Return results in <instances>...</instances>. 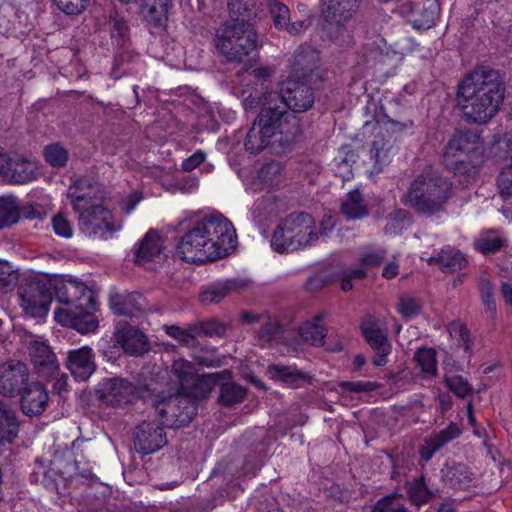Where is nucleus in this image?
I'll return each instance as SVG.
<instances>
[{
    "instance_id": "17",
    "label": "nucleus",
    "mask_w": 512,
    "mask_h": 512,
    "mask_svg": "<svg viewBox=\"0 0 512 512\" xmlns=\"http://www.w3.org/2000/svg\"><path fill=\"white\" fill-rule=\"evenodd\" d=\"M463 90L457 88L456 101L458 107L462 110L465 120L474 124H486L498 112L499 105L492 100L472 94L469 97L463 95Z\"/></svg>"
},
{
    "instance_id": "39",
    "label": "nucleus",
    "mask_w": 512,
    "mask_h": 512,
    "mask_svg": "<svg viewBox=\"0 0 512 512\" xmlns=\"http://www.w3.org/2000/svg\"><path fill=\"white\" fill-rule=\"evenodd\" d=\"M139 5L146 21L154 26H161L167 20L170 0H143Z\"/></svg>"
},
{
    "instance_id": "8",
    "label": "nucleus",
    "mask_w": 512,
    "mask_h": 512,
    "mask_svg": "<svg viewBox=\"0 0 512 512\" xmlns=\"http://www.w3.org/2000/svg\"><path fill=\"white\" fill-rule=\"evenodd\" d=\"M463 95L469 97L472 94L488 98L500 106L504 99L505 86L499 73L493 69L481 67L469 73L459 84Z\"/></svg>"
},
{
    "instance_id": "25",
    "label": "nucleus",
    "mask_w": 512,
    "mask_h": 512,
    "mask_svg": "<svg viewBox=\"0 0 512 512\" xmlns=\"http://www.w3.org/2000/svg\"><path fill=\"white\" fill-rule=\"evenodd\" d=\"M88 309L75 307L57 309L55 311V320L62 325L75 329L81 334L91 333L98 328V320Z\"/></svg>"
},
{
    "instance_id": "35",
    "label": "nucleus",
    "mask_w": 512,
    "mask_h": 512,
    "mask_svg": "<svg viewBox=\"0 0 512 512\" xmlns=\"http://www.w3.org/2000/svg\"><path fill=\"white\" fill-rule=\"evenodd\" d=\"M161 251V238L157 232L151 230L140 241L138 248L135 250V262L144 264L152 261L160 255Z\"/></svg>"
},
{
    "instance_id": "2",
    "label": "nucleus",
    "mask_w": 512,
    "mask_h": 512,
    "mask_svg": "<svg viewBox=\"0 0 512 512\" xmlns=\"http://www.w3.org/2000/svg\"><path fill=\"white\" fill-rule=\"evenodd\" d=\"M451 191L452 184L446 178L426 169L411 181L401 202L421 216L432 217L445 210Z\"/></svg>"
},
{
    "instance_id": "52",
    "label": "nucleus",
    "mask_w": 512,
    "mask_h": 512,
    "mask_svg": "<svg viewBox=\"0 0 512 512\" xmlns=\"http://www.w3.org/2000/svg\"><path fill=\"white\" fill-rule=\"evenodd\" d=\"M268 6L275 27L284 29L291 20L289 8L278 0H269Z\"/></svg>"
},
{
    "instance_id": "55",
    "label": "nucleus",
    "mask_w": 512,
    "mask_h": 512,
    "mask_svg": "<svg viewBox=\"0 0 512 512\" xmlns=\"http://www.w3.org/2000/svg\"><path fill=\"white\" fill-rule=\"evenodd\" d=\"M449 333L454 339H456L458 345L463 347L466 353H471L472 340L470 338V333L464 324L457 322L451 323Z\"/></svg>"
},
{
    "instance_id": "9",
    "label": "nucleus",
    "mask_w": 512,
    "mask_h": 512,
    "mask_svg": "<svg viewBox=\"0 0 512 512\" xmlns=\"http://www.w3.org/2000/svg\"><path fill=\"white\" fill-rule=\"evenodd\" d=\"M18 295L23 311L32 317L45 316L53 299L50 282L34 278L20 284Z\"/></svg>"
},
{
    "instance_id": "5",
    "label": "nucleus",
    "mask_w": 512,
    "mask_h": 512,
    "mask_svg": "<svg viewBox=\"0 0 512 512\" xmlns=\"http://www.w3.org/2000/svg\"><path fill=\"white\" fill-rule=\"evenodd\" d=\"M318 240L316 222L307 212H293L275 229L271 246L279 253L294 252L313 245Z\"/></svg>"
},
{
    "instance_id": "27",
    "label": "nucleus",
    "mask_w": 512,
    "mask_h": 512,
    "mask_svg": "<svg viewBox=\"0 0 512 512\" xmlns=\"http://www.w3.org/2000/svg\"><path fill=\"white\" fill-rule=\"evenodd\" d=\"M478 140L479 136L470 130L456 132L445 146L443 162L452 163V158H468Z\"/></svg>"
},
{
    "instance_id": "18",
    "label": "nucleus",
    "mask_w": 512,
    "mask_h": 512,
    "mask_svg": "<svg viewBox=\"0 0 512 512\" xmlns=\"http://www.w3.org/2000/svg\"><path fill=\"white\" fill-rule=\"evenodd\" d=\"M29 378V368L21 361L0 364V394L7 398L17 397L30 382Z\"/></svg>"
},
{
    "instance_id": "16",
    "label": "nucleus",
    "mask_w": 512,
    "mask_h": 512,
    "mask_svg": "<svg viewBox=\"0 0 512 512\" xmlns=\"http://www.w3.org/2000/svg\"><path fill=\"white\" fill-rule=\"evenodd\" d=\"M133 445L137 453L149 455L167 445L166 432L157 421H142L133 431Z\"/></svg>"
},
{
    "instance_id": "31",
    "label": "nucleus",
    "mask_w": 512,
    "mask_h": 512,
    "mask_svg": "<svg viewBox=\"0 0 512 512\" xmlns=\"http://www.w3.org/2000/svg\"><path fill=\"white\" fill-rule=\"evenodd\" d=\"M244 147L246 151L252 154H257L267 147H270L277 153L280 152L278 143L274 141L268 130L260 125L256 119L246 134Z\"/></svg>"
},
{
    "instance_id": "63",
    "label": "nucleus",
    "mask_w": 512,
    "mask_h": 512,
    "mask_svg": "<svg viewBox=\"0 0 512 512\" xmlns=\"http://www.w3.org/2000/svg\"><path fill=\"white\" fill-rule=\"evenodd\" d=\"M398 311L403 317L410 318L420 313L421 305L415 298L401 297L398 304Z\"/></svg>"
},
{
    "instance_id": "54",
    "label": "nucleus",
    "mask_w": 512,
    "mask_h": 512,
    "mask_svg": "<svg viewBox=\"0 0 512 512\" xmlns=\"http://www.w3.org/2000/svg\"><path fill=\"white\" fill-rule=\"evenodd\" d=\"M281 332L282 327L278 320L267 317L266 321L262 323L259 329V340L265 344H270L273 340L278 338Z\"/></svg>"
},
{
    "instance_id": "34",
    "label": "nucleus",
    "mask_w": 512,
    "mask_h": 512,
    "mask_svg": "<svg viewBox=\"0 0 512 512\" xmlns=\"http://www.w3.org/2000/svg\"><path fill=\"white\" fill-rule=\"evenodd\" d=\"M106 26L113 43L119 48H126L130 43V29L125 17L116 10H111Z\"/></svg>"
},
{
    "instance_id": "20",
    "label": "nucleus",
    "mask_w": 512,
    "mask_h": 512,
    "mask_svg": "<svg viewBox=\"0 0 512 512\" xmlns=\"http://www.w3.org/2000/svg\"><path fill=\"white\" fill-rule=\"evenodd\" d=\"M320 62L318 50L309 45H300L291 60V78L315 82L320 79Z\"/></svg>"
},
{
    "instance_id": "21",
    "label": "nucleus",
    "mask_w": 512,
    "mask_h": 512,
    "mask_svg": "<svg viewBox=\"0 0 512 512\" xmlns=\"http://www.w3.org/2000/svg\"><path fill=\"white\" fill-rule=\"evenodd\" d=\"M28 354L38 377L50 379L58 372L59 363L56 355L45 341L39 339L29 341Z\"/></svg>"
},
{
    "instance_id": "45",
    "label": "nucleus",
    "mask_w": 512,
    "mask_h": 512,
    "mask_svg": "<svg viewBox=\"0 0 512 512\" xmlns=\"http://www.w3.org/2000/svg\"><path fill=\"white\" fill-rule=\"evenodd\" d=\"M20 207L17 198L7 196L0 198V229L16 224L20 219Z\"/></svg>"
},
{
    "instance_id": "12",
    "label": "nucleus",
    "mask_w": 512,
    "mask_h": 512,
    "mask_svg": "<svg viewBox=\"0 0 512 512\" xmlns=\"http://www.w3.org/2000/svg\"><path fill=\"white\" fill-rule=\"evenodd\" d=\"M360 0H321V13L326 21L324 30L336 40L347 32L345 23L351 19Z\"/></svg>"
},
{
    "instance_id": "6",
    "label": "nucleus",
    "mask_w": 512,
    "mask_h": 512,
    "mask_svg": "<svg viewBox=\"0 0 512 512\" xmlns=\"http://www.w3.org/2000/svg\"><path fill=\"white\" fill-rule=\"evenodd\" d=\"M150 403L166 426L179 428L188 425L197 414V404L178 388L174 395L166 396L164 392L148 395Z\"/></svg>"
},
{
    "instance_id": "57",
    "label": "nucleus",
    "mask_w": 512,
    "mask_h": 512,
    "mask_svg": "<svg viewBox=\"0 0 512 512\" xmlns=\"http://www.w3.org/2000/svg\"><path fill=\"white\" fill-rule=\"evenodd\" d=\"M444 383L447 388L456 394L458 397L464 398L472 392V387L469 382L461 375H453L445 377Z\"/></svg>"
},
{
    "instance_id": "23",
    "label": "nucleus",
    "mask_w": 512,
    "mask_h": 512,
    "mask_svg": "<svg viewBox=\"0 0 512 512\" xmlns=\"http://www.w3.org/2000/svg\"><path fill=\"white\" fill-rule=\"evenodd\" d=\"M115 345L108 346L109 349H117L119 345L126 353L131 355H142L149 350V343L146 335L139 329L129 325H118L113 333Z\"/></svg>"
},
{
    "instance_id": "58",
    "label": "nucleus",
    "mask_w": 512,
    "mask_h": 512,
    "mask_svg": "<svg viewBox=\"0 0 512 512\" xmlns=\"http://www.w3.org/2000/svg\"><path fill=\"white\" fill-rule=\"evenodd\" d=\"M253 6V0H228L230 18H248Z\"/></svg>"
},
{
    "instance_id": "37",
    "label": "nucleus",
    "mask_w": 512,
    "mask_h": 512,
    "mask_svg": "<svg viewBox=\"0 0 512 512\" xmlns=\"http://www.w3.org/2000/svg\"><path fill=\"white\" fill-rule=\"evenodd\" d=\"M446 483L454 489H465L470 487L473 482V473L470 468L463 463H453L447 465L444 473Z\"/></svg>"
},
{
    "instance_id": "15",
    "label": "nucleus",
    "mask_w": 512,
    "mask_h": 512,
    "mask_svg": "<svg viewBox=\"0 0 512 512\" xmlns=\"http://www.w3.org/2000/svg\"><path fill=\"white\" fill-rule=\"evenodd\" d=\"M308 83L309 81L302 79L289 78L283 83L281 92L278 93L281 101L279 103L294 113H302L311 109L315 102V96Z\"/></svg>"
},
{
    "instance_id": "43",
    "label": "nucleus",
    "mask_w": 512,
    "mask_h": 512,
    "mask_svg": "<svg viewBox=\"0 0 512 512\" xmlns=\"http://www.w3.org/2000/svg\"><path fill=\"white\" fill-rule=\"evenodd\" d=\"M392 145L383 137L376 136L372 142L370 150L371 158L374 159V169L377 173L381 172L383 167L388 165L392 159Z\"/></svg>"
},
{
    "instance_id": "30",
    "label": "nucleus",
    "mask_w": 512,
    "mask_h": 512,
    "mask_svg": "<svg viewBox=\"0 0 512 512\" xmlns=\"http://www.w3.org/2000/svg\"><path fill=\"white\" fill-rule=\"evenodd\" d=\"M21 421L16 410L0 398V449L15 442Z\"/></svg>"
},
{
    "instance_id": "36",
    "label": "nucleus",
    "mask_w": 512,
    "mask_h": 512,
    "mask_svg": "<svg viewBox=\"0 0 512 512\" xmlns=\"http://www.w3.org/2000/svg\"><path fill=\"white\" fill-rule=\"evenodd\" d=\"M341 213L349 220H359L369 213L368 207L359 190H353L345 195L341 202Z\"/></svg>"
},
{
    "instance_id": "48",
    "label": "nucleus",
    "mask_w": 512,
    "mask_h": 512,
    "mask_svg": "<svg viewBox=\"0 0 512 512\" xmlns=\"http://www.w3.org/2000/svg\"><path fill=\"white\" fill-rule=\"evenodd\" d=\"M402 499L403 496L401 494H389L376 502L372 512H409L402 503Z\"/></svg>"
},
{
    "instance_id": "26",
    "label": "nucleus",
    "mask_w": 512,
    "mask_h": 512,
    "mask_svg": "<svg viewBox=\"0 0 512 512\" xmlns=\"http://www.w3.org/2000/svg\"><path fill=\"white\" fill-rule=\"evenodd\" d=\"M66 367L75 379L88 380L96 370L95 356L92 349L83 346L70 350L67 354Z\"/></svg>"
},
{
    "instance_id": "7",
    "label": "nucleus",
    "mask_w": 512,
    "mask_h": 512,
    "mask_svg": "<svg viewBox=\"0 0 512 512\" xmlns=\"http://www.w3.org/2000/svg\"><path fill=\"white\" fill-rule=\"evenodd\" d=\"M171 372L178 382L179 389L191 400H194L196 404L198 400L206 398L220 380L231 377L228 370L197 375L195 367L190 362L182 359L173 362Z\"/></svg>"
},
{
    "instance_id": "13",
    "label": "nucleus",
    "mask_w": 512,
    "mask_h": 512,
    "mask_svg": "<svg viewBox=\"0 0 512 512\" xmlns=\"http://www.w3.org/2000/svg\"><path fill=\"white\" fill-rule=\"evenodd\" d=\"M360 0H321V13L326 21L324 30L336 40L347 32L345 23L351 19Z\"/></svg>"
},
{
    "instance_id": "44",
    "label": "nucleus",
    "mask_w": 512,
    "mask_h": 512,
    "mask_svg": "<svg viewBox=\"0 0 512 512\" xmlns=\"http://www.w3.org/2000/svg\"><path fill=\"white\" fill-rule=\"evenodd\" d=\"M405 489L409 500L418 507L428 503L433 496L423 475L413 481L407 482Z\"/></svg>"
},
{
    "instance_id": "22",
    "label": "nucleus",
    "mask_w": 512,
    "mask_h": 512,
    "mask_svg": "<svg viewBox=\"0 0 512 512\" xmlns=\"http://www.w3.org/2000/svg\"><path fill=\"white\" fill-rule=\"evenodd\" d=\"M21 412L28 417H37L48 407L49 394L40 381H30L18 395Z\"/></svg>"
},
{
    "instance_id": "33",
    "label": "nucleus",
    "mask_w": 512,
    "mask_h": 512,
    "mask_svg": "<svg viewBox=\"0 0 512 512\" xmlns=\"http://www.w3.org/2000/svg\"><path fill=\"white\" fill-rule=\"evenodd\" d=\"M461 434L460 428L454 422H451L446 428L430 436L425 445L421 448L422 459L428 461L432 456L443 448L447 443L458 438Z\"/></svg>"
},
{
    "instance_id": "62",
    "label": "nucleus",
    "mask_w": 512,
    "mask_h": 512,
    "mask_svg": "<svg viewBox=\"0 0 512 512\" xmlns=\"http://www.w3.org/2000/svg\"><path fill=\"white\" fill-rule=\"evenodd\" d=\"M266 454L263 449L255 450L249 453L244 462V470L246 473L255 475L256 471L263 465Z\"/></svg>"
},
{
    "instance_id": "49",
    "label": "nucleus",
    "mask_w": 512,
    "mask_h": 512,
    "mask_svg": "<svg viewBox=\"0 0 512 512\" xmlns=\"http://www.w3.org/2000/svg\"><path fill=\"white\" fill-rule=\"evenodd\" d=\"M44 157L47 163L54 168L64 167L68 161L69 153L67 149L59 143L47 145L44 148Z\"/></svg>"
},
{
    "instance_id": "42",
    "label": "nucleus",
    "mask_w": 512,
    "mask_h": 512,
    "mask_svg": "<svg viewBox=\"0 0 512 512\" xmlns=\"http://www.w3.org/2000/svg\"><path fill=\"white\" fill-rule=\"evenodd\" d=\"M247 394L246 388L235 382H223L220 384L218 402L225 407H232L244 401Z\"/></svg>"
},
{
    "instance_id": "1",
    "label": "nucleus",
    "mask_w": 512,
    "mask_h": 512,
    "mask_svg": "<svg viewBox=\"0 0 512 512\" xmlns=\"http://www.w3.org/2000/svg\"><path fill=\"white\" fill-rule=\"evenodd\" d=\"M236 245V232L223 215L215 214L197 221L180 238L178 256L187 262L205 263L228 255Z\"/></svg>"
},
{
    "instance_id": "41",
    "label": "nucleus",
    "mask_w": 512,
    "mask_h": 512,
    "mask_svg": "<svg viewBox=\"0 0 512 512\" xmlns=\"http://www.w3.org/2000/svg\"><path fill=\"white\" fill-rule=\"evenodd\" d=\"M267 372L271 379L290 386H297L300 382L307 380V376L302 371L291 366L271 365Z\"/></svg>"
},
{
    "instance_id": "4",
    "label": "nucleus",
    "mask_w": 512,
    "mask_h": 512,
    "mask_svg": "<svg viewBox=\"0 0 512 512\" xmlns=\"http://www.w3.org/2000/svg\"><path fill=\"white\" fill-rule=\"evenodd\" d=\"M264 101L255 118L272 135L280 149L290 148L301 136L300 119L281 105L278 92L263 95Z\"/></svg>"
},
{
    "instance_id": "53",
    "label": "nucleus",
    "mask_w": 512,
    "mask_h": 512,
    "mask_svg": "<svg viewBox=\"0 0 512 512\" xmlns=\"http://www.w3.org/2000/svg\"><path fill=\"white\" fill-rule=\"evenodd\" d=\"M438 7L435 4H431L429 7H425L419 17H414L410 20V23L415 29L428 30L431 28L437 19Z\"/></svg>"
},
{
    "instance_id": "40",
    "label": "nucleus",
    "mask_w": 512,
    "mask_h": 512,
    "mask_svg": "<svg viewBox=\"0 0 512 512\" xmlns=\"http://www.w3.org/2000/svg\"><path fill=\"white\" fill-rule=\"evenodd\" d=\"M324 313L316 315L311 321H306L299 327V334L301 338L311 343L313 346H322L327 330L325 326L320 325L319 322L324 319Z\"/></svg>"
},
{
    "instance_id": "24",
    "label": "nucleus",
    "mask_w": 512,
    "mask_h": 512,
    "mask_svg": "<svg viewBox=\"0 0 512 512\" xmlns=\"http://www.w3.org/2000/svg\"><path fill=\"white\" fill-rule=\"evenodd\" d=\"M361 332L370 348L375 352L372 363L376 367L384 366L387 363V356L391 352V344L387 334L372 320L364 321L361 324Z\"/></svg>"
},
{
    "instance_id": "61",
    "label": "nucleus",
    "mask_w": 512,
    "mask_h": 512,
    "mask_svg": "<svg viewBox=\"0 0 512 512\" xmlns=\"http://www.w3.org/2000/svg\"><path fill=\"white\" fill-rule=\"evenodd\" d=\"M54 2L67 15H78L86 9L89 0H54Z\"/></svg>"
},
{
    "instance_id": "51",
    "label": "nucleus",
    "mask_w": 512,
    "mask_h": 512,
    "mask_svg": "<svg viewBox=\"0 0 512 512\" xmlns=\"http://www.w3.org/2000/svg\"><path fill=\"white\" fill-rule=\"evenodd\" d=\"M414 359L418 366L424 373L435 375L436 367V353L431 348H420L416 351Z\"/></svg>"
},
{
    "instance_id": "32",
    "label": "nucleus",
    "mask_w": 512,
    "mask_h": 512,
    "mask_svg": "<svg viewBox=\"0 0 512 512\" xmlns=\"http://www.w3.org/2000/svg\"><path fill=\"white\" fill-rule=\"evenodd\" d=\"M5 177L14 184H26L39 175L37 163L25 158H11Z\"/></svg>"
},
{
    "instance_id": "47",
    "label": "nucleus",
    "mask_w": 512,
    "mask_h": 512,
    "mask_svg": "<svg viewBox=\"0 0 512 512\" xmlns=\"http://www.w3.org/2000/svg\"><path fill=\"white\" fill-rule=\"evenodd\" d=\"M192 331L198 336L221 337L226 332V326L214 318L200 321L192 325Z\"/></svg>"
},
{
    "instance_id": "60",
    "label": "nucleus",
    "mask_w": 512,
    "mask_h": 512,
    "mask_svg": "<svg viewBox=\"0 0 512 512\" xmlns=\"http://www.w3.org/2000/svg\"><path fill=\"white\" fill-rule=\"evenodd\" d=\"M339 387L346 392L361 393L375 391L379 385L371 381H342Z\"/></svg>"
},
{
    "instance_id": "59",
    "label": "nucleus",
    "mask_w": 512,
    "mask_h": 512,
    "mask_svg": "<svg viewBox=\"0 0 512 512\" xmlns=\"http://www.w3.org/2000/svg\"><path fill=\"white\" fill-rule=\"evenodd\" d=\"M497 186L501 196H512V163L500 171Z\"/></svg>"
},
{
    "instance_id": "19",
    "label": "nucleus",
    "mask_w": 512,
    "mask_h": 512,
    "mask_svg": "<svg viewBox=\"0 0 512 512\" xmlns=\"http://www.w3.org/2000/svg\"><path fill=\"white\" fill-rule=\"evenodd\" d=\"M67 196L77 212L92 205H101L104 191L102 185L93 178L79 177L69 186Z\"/></svg>"
},
{
    "instance_id": "50",
    "label": "nucleus",
    "mask_w": 512,
    "mask_h": 512,
    "mask_svg": "<svg viewBox=\"0 0 512 512\" xmlns=\"http://www.w3.org/2000/svg\"><path fill=\"white\" fill-rule=\"evenodd\" d=\"M163 328L167 335L177 340L181 345L192 347L197 342L196 334L192 331V325L188 329H182L176 325H164Z\"/></svg>"
},
{
    "instance_id": "29",
    "label": "nucleus",
    "mask_w": 512,
    "mask_h": 512,
    "mask_svg": "<svg viewBox=\"0 0 512 512\" xmlns=\"http://www.w3.org/2000/svg\"><path fill=\"white\" fill-rule=\"evenodd\" d=\"M248 285L249 282L242 279H228L223 282L213 283L199 294V301L203 305L218 304L230 293L241 292Z\"/></svg>"
},
{
    "instance_id": "46",
    "label": "nucleus",
    "mask_w": 512,
    "mask_h": 512,
    "mask_svg": "<svg viewBox=\"0 0 512 512\" xmlns=\"http://www.w3.org/2000/svg\"><path fill=\"white\" fill-rule=\"evenodd\" d=\"M451 162H443L446 169L458 176L461 184H470L475 178L476 170L468 158H452Z\"/></svg>"
},
{
    "instance_id": "28",
    "label": "nucleus",
    "mask_w": 512,
    "mask_h": 512,
    "mask_svg": "<svg viewBox=\"0 0 512 512\" xmlns=\"http://www.w3.org/2000/svg\"><path fill=\"white\" fill-rule=\"evenodd\" d=\"M110 308L119 316L137 317L146 309V300L139 292L116 293L110 296Z\"/></svg>"
},
{
    "instance_id": "11",
    "label": "nucleus",
    "mask_w": 512,
    "mask_h": 512,
    "mask_svg": "<svg viewBox=\"0 0 512 512\" xmlns=\"http://www.w3.org/2000/svg\"><path fill=\"white\" fill-rule=\"evenodd\" d=\"M49 282L58 302L71 308H94L96 301L93 291L82 281L58 276Z\"/></svg>"
},
{
    "instance_id": "56",
    "label": "nucleus",
    "mask_w": 512,
    "mask_h": 512,
    "mask_svg": "<svg viewBox=\"0 0 512 512\" xmlns=\"http://www.w3.org/2000/svg\"><path fill=\"white\" fill-rule=\"evenodd\" d=\"M18 282V273L6 261H0V288L4 292L12 290Z\"/></svg>"
},
{
    "instance_id": "38",
    "label": "nucleus",
    "mask_w": 512,
    "mask_h": 512,
    "mask_svg": "<svg viewBox=\"0 0 512 512\" xmlns=\"http://www.w3.org/2000/svg\"><path fill=\"white\" fill-rule=\"evenodd\" d=\"M429 263L439 265L445 273H454L465 268L467 260L460 251L446 249L439 252L437 256L431 257Z\"/></svg>"
},
{
    "instance_id": "14",
    "label": "nucleus",
    "mask_w": 512,
    "mask_h": 512,
    "mask_svg": "<svg viewBox=\"0 0 512 512\" xmlns=\"http://www.w3.org/2000/svg\"><path fill=\"white\" fill-rule=\"evenodd\" d=\"M77 213H79V229L88 237L108 239L117 230L113 224L111 212L102 205H92Z\"/></svg>"
},
{
    "instance_id": "10",
    "label": "nucleus",
    "mask_w": 512,
    "mask_h": 512,
    "mask_svg": "<svg viewBox=\"0 0 512 512\" xmlns=\"http://www.w3.org/2000/svg\"><path fill=\"white\" fill-rule=\"evenodd\" d=\"M150 391L147 388H137L124 378L113 377L103 380L98 394L102 403L112 407H122L136 398H142L144 402H148Z\"/></svg>"
},
{
    "instance_id": "3",
    "label": "nucleus",
    "mask_w": 512,
    "mask_h": 512,
    "mask_svg": "<svg viewBox=\"0 0 512 512\" xmlns=\"http://www.w3.org/2000/svg\"><path fill=\"white\" fill-rule=\"evenodd\" d=\"M217 52L231 64H246L255 59L258 35L246 18H230L221 24L214 36Z\"/></svg>"
},
{
    "instance_id": "64",
    "label": "nucleus",
    "mask_w": 512,
    "mask_h": 512,
    "mask_svg": "<svg viewBox=\"0 0 512 512\" xmlns=\"http://www.w3.org/2000/svg\"><path fill=\"white\" fill-rule=\"evenodd\" d=\"M54 232L61 237L70 238L73 235V228L68 219L61 213L52 218Z\"/></svg>"
}]
</instances>
